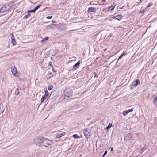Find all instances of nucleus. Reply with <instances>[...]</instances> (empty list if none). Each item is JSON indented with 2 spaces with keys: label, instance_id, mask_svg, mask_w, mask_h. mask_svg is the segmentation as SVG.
Wrapping results in <instances>:
<instances>
[{
  "label": "nucleus",
  "instance_id": "obj_9",
  "mask_svg": "<svg viewBox=\"0 0 157 157\" xmlns=\"http://www.w3.org/2000/svg\"><path fill=\"white\" fill-rule=\"evenodd\" d=\"M132 136L131 133H128L124 137V139L125 140L128 141L130 139Z\"/></svg>",
  "mask_w": 157,
  "mask_h": 157
},
{
  "label": "nucleus",
  "instance_id": "obj_8",
  "mask_svg": "<svg viewBox=\"0 0 157 157\" xmlns=\"http://www.w3.org/2000/svg\"><path fill=\"white\" fill-rule=\"evenodd\" d=\"M9 6L8 5L4 6L1 8L0 12L1 13H4L6 11L9 10Z\"/></svg>",
  "mask_w": 157,
  "mask_h": 157
},
{
  "label": "nucleus",
  "instance_id": "obj_12",
  "mask_svg": "<svg viewBox=\"0 0 157 157\" xmlns=\"http://www.w3.org/2000/svg\"><path fill=\"white\" fill-rule=\"evenodd\" d=\"M81 63L80 61H78L73 66V68L74 70H76L79 66V64Z\"/></svg>",
  "mask_w": 157,
  "mask_h": 157
},
{
  "label": "nucleus",
  "instance_id": "obj_16",
  "mask_svg": "<svg viewBox=\"0 0 157 157\" xmlns=\"http://www.w3.org/2000/svg\"><path fill=\"white\" fill-rule=\"evenodd\" d=\"M65 134H66L65 132H63L61 133H59V134H57L56 137L58 138H60L62 136H64Z\"/></svg>",
  "mask_w": 157,
  "mask_h": 157
},
{
  "label": "nucleus",
  "instance_id": "obj_23",
  "mask_svg": "<svg viewBox=\"0 0 157 157\" xmlns=\"http://www.w3.org/2000/svg\"><path fill=\"white\" fill-rule=\"evenodd\" d=\"M153 102L155 105L157 106V97L155 98Z\"/></svg>",
  "mask_w": 157,
  "mask_h": 157
},
{
  "label": "nucleus",
  "instance_id": "obj_10",
  "mask_svg": "<svg viewBox=\"0 0 157 157\" xmlns=\"http://www.w3.org/2000/svg\"><path fill=\"white\" fill-rule=\"evenodd\" d=\"M57 25L55 24H52L48 25L47 28L48 29H53L56 27Z\"/></svg>",
  "mask_w": 157,
  "mask_h": 157
},
{
  "label": "nucleus",
  "instance_id": "obj_34",
  "mask_svg": "<svg viewBox=\"0 0 157 157\" xmlns=\"http://www.w3.org/2000/svg\"><path fill=\"white\" fill-rule=\"evenodd\" d=\"M52 22L53 23H55V21H54L53 20H52Z\"/></svg>",
  "mask_w": 157,
  "mask_h": 157
},
{
  "label": "nucleus",
  "instance_id": "obj_36",
  "mask_svg": "<svg viewBox=\"0 0 157 157\" xmlns=\"http://www.w3.org/2000/svg\"><path fill=\"white\" fill-rule=\"evenodd\" d=\"M103 1H104V0H103Z\"/></svg>",
  "mask_w": 157,
  "mask_h": 157
},
{
  "label": "nucleus",
  "instance_id": "obj_33",
  "mask_svg": "<svg viewBox=\"0 0 157 157\" xmlns=\"http://www.w3.org/2000/svg\"><path fill=\"white\" fill-rule=\"evenodd\" d=\"M53 72H56V71L54 70L53 69Z\"/></svg>",
  "mask_w": 157,
  "mask_h": 157
},
{
  "label": "nucleus",
  "instance_id": "obj_37",
  "mask_svg": "<svg viewBox=\"0 0 157 157\" xmlns=\"http://www.w3.org/2000/svg\"><path fill=\"white\" fill-rule=\"evenodd\" d=\"M103 1H104V0H103Z\"/></svg>",
  "mask_w": 157,
  "mask_h": 157
},
{
  "label": "nucleus",
  "instance_id": "obj_2",
  "mask_svg": "<svg viewBox=\"0 0 157 157\" xmlns=\"http://www.w3.org/2000/svg\"><path fill=\"white\" fill-rule=\"evenodd\" d=\"M73 91L70 88H67L65 90V98L69 100L68 98L71 99Z\"/></svg>",
  "mask_w": 157,
  "mask_h": 157
},
{
  "label": "nucleus",
  "instance_id": "obj_25",
  "mask_svg": "<svg viewBox=\"0 0 157 157\" xmlns=\"http://www.w3.org/2000/svg\"><path fill=\"white\" fill-rule=\"evenodd\" d=\"M73 137L74 138H75V139H77V138H79V136H78L76 134H74L73 136Z\"/></svg>",
  "mask_w": 157,
  "mask_h": 157
},
{
  "label": "nucleus",
  "instance_id": "obj_31",
  "mask_svg": "<svg viewBox=\"0 0 157 157\" xmlns=\"http://www.w3.org/2000/svg\"><path fill=\"white\" fill-rule=\"evenodd\" d=\"M52 17V16H48L47 17V19H51Z\"/></svg>",
  "mask_w": 157,
  "mask_h": 157
},
{
  "label": "nucleus",
  "instance_id": "obj_7",
  "mask_svg": "<svg viewBox=\"0 0 157 157\" xmlns=\"http://www.w3.org/2000/svg\"><path fill=\"white\" fill-rule=\"evenodd\" d=\"M140 84V81L137 79L136 80L133 81L131 85H130V89L132 90L133 89V87H136L138 85Z\"/></svg>",
  "mask_w": 157,
  "mask_h": 157
},
{
  "label": "nucleus",
  "instance_id": "obj_17",
  "mask_svg": "<svg viewBox=\"0 0 157 157\" xmlns=\"http://www.w3.org/2000/svg\"><path fill=\"white\" fill-rule=\"evenodd\" d=\"M11 36H12V43L13 45H15L16 44V42L15 41V39L13 38V35L11 34Z\"/></svg>",
  "mask_w": 157,
  "mask_h": 157
},
{
  "label": "nucleus",
  "instance_id": "obj_19",
  "mask_svg": "<svg viewBox=\"0 0 157 157\" xmlns=\"http://www.w3.org/2000/svg\"><path fill=\"white\" fill-rule=\"evenodd\" d=\"M27 14L24 17V19H27L31 15L29 11V10L27 11Z\"/></svg>",
  "mask_w": 157,
  "mask_h": 157
},
{
  "label": "nucleus",
  "instance_id": "obj_29",
  "mask_svg": "<svg viewBox=\"0 0 157 157\" xmlns=\"http://www.w3.org/2000/svg\"><path fill=\"white\" fill-rule=\"evenodd\" d=\"M107 151H105V153H104V154L102 155V157H104L105 155L107 154Z\"/></svg>",
  "mask_w": 157,
  "mask_h": 157
},
{
  "label": "nucleus",
  "instance_id": "obj_6",
  "mask_svg": "<svg viewBox=\"0 0 157 157\" xmlns=\"http://www.w3.org/2000/svg\"><path fill=\"white\" fill-rule=\"evenodd\" d=\"M11 69L12 74L15 76L18 77L17 71L15 66H12L11 67Z\"/></svg>",
  "mask_w": 157,
  "mask_h": 157
},
{
  "label": "nucleus",
  "instance_id": "obj_28",
  "mask_svg": "<svg viewBox=\"0 0 157 157\" xmlns=\"http://www.w3.org/2000/svg\"><path fill=\"white\" fill-rule=\"evenodd\" d=\"M29 11L30 12V13H35L36 11V10H35V9H33V10H29Z\"/></svg>",
  "mask_w": 157,
  "mask_h": 157
},
{
  "label": "nucleus",
  "instance_id": "obj_20",
  "mask_svg": "<svg viewBox=\"0 0 157 157\" xmlns=\"http://www.w3.org/2000/svg\"><path fill=\"white\" fill-rule=\"evenodd\" d=\"M48 39L49 37H46L41 41V43H44L45 41H46Z\"/></svg>",
  "mask_w": 157,
  "mask_h": 157
},
{
  "label": "nucleus",
  "instance_id": "obj_30",
  "mask_svg": "<svg viewBox=\"0 0 157 157\" xmlns=\"http://www.w3.org/2000/svg\"><path fill=\"white\" fill-rule=\"evenodd\" d=\"M152 5V4L151 3H149L148 5L147 6V8H148L149 7H150V6H151V5Z\"/></svg>",
  "mask_w": 157,
  "mask_h": 157
},
{
  "label": "nucleus",
  "instance_id": "obj_14",
  "mask_svg": "<svg viewBox=\"0 0 157 157\" xmlns=\"http://www.w3.org/2000/svg\"><path fill=\"white\" fill-rule=\"evenodd\" d=\"M89 13L95 12L96 11V9L94 7L89 8L88 10Z\"/></svg>",
  "mask_w": 157,
  "mask_h": 157
},
{
  "label": "nucleus",
  "instance_id": "obj_13",
  "mask_svg": "<svg viewBox=\"0 0 157 157\" xmlns=\"http://www.w3.org/2000/svg\"><path fill=\"white\" fill-rule=\"evenodd\" d=\"M122 17V14H120L119 15H116L114 16H113L112 17V18L113 19H117L118 20H120L121 19Z\"/></svg>",
  "mask_w": 157,
  "mask_h": 157
},
{
  "label": "nucleus",
  "instance_id": "obj_32",
  "mask_svg": "<svg viewBox=\"0 0 157 157\" xmlns=\"http://www.w3.org/2000/svg\"><path fill=\"white\" fill-rule=\"evenodd\" d=\"M110 150H111V151H113V148L112 147H111V148H110Z\"/></svg>",
  "mask_w": 157,
  "mask_h": 157
},
{
  "label": "nucleus",
  "instance_id": "obj_5",
  "mask_svg": "<svg viewBox=\"0 0 157 157\" xmlns=\"http://www.w3.org/2000/svg\"><path fill=\"white\" fill-rule=\"evenodd\" d=\"M84 133L85 137L87 138H89L92 135V132L90 130L86 129L84 131Z\"/></svg>",
  "mask_w": 157,
  "mask_h": 157
},
{
  "label": "nucleus",
  "instance_id": "obj_22",
  "mask_svg": "<svg viewBox=\"0 0 157 157\" xmlns=\"http://www.w3.org/2000/svg\"><path fill=\"white\" fill-rule=\"evenodd\" d=\"M112 126V124L111 123H109L108 125L106 127V129L107 130L108 129L110 128Z\"/></svg>",
  "mask_w": 157,
  "mask_h": 157
},
{
  "label": "nucleus",
  "instance_id": "obj_18",
  "mask_svg": "<svg viewBox=\"0 0 157 157\" xmlns=\"http://www.w3.org/2000/svg\"><path fill=\"white\" fill-rule=\"evenodd\" d=\"M127 54V53L125 52L122 53L119 57L118 59L117 60V62L119 59H121L123 56H125Z\"/></svg>",
  "mask_w": 157,
  "mask_h": 157
},
{
  "label": "nucleus",
  "instance_id": "obj_1",
  "mask_svg": "<svg viewBox=\"0 0 157 157\" xmlns=\"http://www.w3.org/2000/svg\"><path fill=\"white\" fill-rule=\"evenodd\" d=\"M53 143V141L49 139L44 137L42 147L51 148Z\"/></svg>",
  "mask_w": 157,
  "mask_h": 157
},
{
  "label": "nucleus",
  "instance_id": "obj_27",
  "mask_svg": "<svg viewBox=\"0 0 157 157\" xmlns=\"http://www.w3.org/2000/svg\"><path fill=\"white\" fill-rule=\"evenodd\" d=\"M41 6V5H39L37 6L35 8V10L36 11Z\"/></svg>",
  "mask_w": 157,
  "mask_h": 157
},
{
  "label": "nucleus",
  "instance_id": "obj_4",
  "mask_svg": "<svg viewBox=\"0 0 157 157\" xmlns=\"http://www.w3.org/2000/svg\"><path fill=\"white\" fill-rule=\"evenodd\" d=\"M44 91L45 94L41 98V102H43L46 99L48 98L49 94V93L47 91V88L44 89Z\"/></svg>",
  "mask_w": 157,
  "mask_h": 157
},
{
  "label": "nucleus",
  "instance_id": "obj_11",
  "mask_svg": "<svg viewBox=\"0 0 157 157\" xmlns=\"http://www.w3.org/2000/svg\"><path fill=\"white\" fill-rule=\"evenodd\" d=\"M133 111V109H128L127 111H124L123 112V115L124 116H126L127 114H128L129 112H132Z\"/></svg>",
  "mask_w": 157,
  "mask_h": 157
},
{
  "label": "nucleus",
  "instance_id": "obj_24",
  "mask_svg": "<svg viewBox=\"0 0 157 157\" xmlns=\"http://www.w3.org/2000/svg\"><path fill=\"white\" fill-rule=\"evenodd\" d=\"M115 7V6H111L109 8V10H113L114 9V8Z\"/></svg>",
  "mask_w": 157,
  "mask_h": 157
},
{
  "label": "nucleus",
  "instance_id": "obj_26",
  "mask_svg": "<svg viewBox=\"0 0 157 157\" xmlns=\"http://www.w3.org/2000/svg\"><path fill=\"white\" fill-rule=\"evenodd\" d=\"M53 86L52 85H50L48 87V89L49 90H50L53 88Z\"/></svg>",
  "mask_w": 157,
  "mask_h": 157
},
{
  "label": "nucleus",
  "instance_id": "obj_3",
  "mask_svg": "<svg viewBox=\"0 0 157 157\" xmlns=\"http://www.w3.org/2000/svg\"><path fill=\"white\" fill-rule=\"evenodd\" d=\"M44 137L38 136L34 139V142L36 144L40 147H42Z\"/></svg>",
  "mask_w": 157,
  "mask_h": 157
},
{
  "label": "nucleus",
  "instance_id": "obj_35",
  "mask_svg": "<svg viewBox=\"0 0 157 157\" xmlns=\"http://www.w3.org/2000/svg\"><path fill=\"white\" fill-rule=\"evenodd\" d=\"M51 63H52L51 62H49V65H50V64H51Z\"/></svg>",
  "mask_w": 157,
  "mask_h": 157
},
{
  "label": "nucleus",
  "instance_id": "obj_15",
  "mask_svg": "<svg viewBox=\"0 0 157 157\" xmlns=\"http://www.w3.org/2000/svg\"><path fill=\"white\" fill-rule=\"evenodd\" d=\"M4 109H5L3 105L2 104H0V114L3 113L4 110Z\"/></svg>",
  "mask_w": 157,
  "mask_h": 157
},
{
  "label": "nucleus",
  "instance_id": "obj_21",
  "mask_svg": "<svg viewBox=\"0 0 157 157\" xmlns=\"http://www.w3.org/2000/svg\"><path fill=\"white\" fill-rule=\"evenodd\" d=\"M19 91L18 89H16L15 90V94L16 95H18L19 94Z\"/></svg>",
  "mask_w": 157,
  "mask_h": 157
}]
</instances>
